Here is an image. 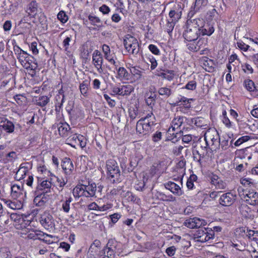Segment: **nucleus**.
Wrapping results in <instances>:
<instances>
[{
	"mask_svg": "<svg viewBox=\"0 0 258 258\" xmlns=\"http://www.w3.org/2000/svg\"><path fill=\"white\" fill-rule=\"evenodd\" d=\"M106 166L108 178L111 182H120V171L116 161L114 159H109L106 161Z\"/></svg>",
	"mask_w": 258,
	"mask_h": 258,
	"instance_id": "nucleus-1",
	"label": "nucleus"
},
{
	"mask_svg": "<svg viewBox=\"0 0 258 258\" xmlns=\"http://www.w3.org/2000/svg\"><path fill=\"white\" fill-rule=\"evenodd\" d=\"M186 120L185 117L181 116H177L172 120L171 126L168 130V135L173 136L171 140L174 138L179 139L181 137V133H183V132L180 128Z\"/></svg>",
	"mask_w": 258,
	"mask_h": 258,
	"instance_id": "nucleus-2",
	"label": "nucleus"
},
{
	"mask_svg": "<svg viewBox=\"0 0 258 258\" xmlns=\"http://www.w3.org/2000/svg\"><path fill=\"white\" fill-rule=\"evenodd\" d=\"M123 44L125 49L134 55L138 54L140 47L137 39L134 36L127 34L124 36Z\"/></svg>",
	"mask_w": 258,
	"mask_h": 258,
	"instance_id": "nucleus-3",
	"label": "nucleus"
},
{
	"mask_svg": "<svg viewBox=\"0 0 258 258\" xmlns=\"http://www.w3.org/2000/svg\"><path fill=\"white\" fill-rule=\"evenodd\" d=\"M204 140L206 144L212 146L220 143V137L218 131L215 128H210L206 131L204 135Z\"/></svg>",
	"mask_w": 258,
	"mask_h": 258,
	"instance_id": "nucleus-4",
	"label": "nucleus"
},
{
	"mask_svg": "<svg viewBox=\"0 0 258 258\" xmlns=\"http://www.w3.org/2000/svg\"><path fill=\"white\" fill-rule=\"evenodd\" d=\"M208 44V39L200 38L197 41L192 40L186 43L187 49L193 52H197L202 48H205Z\"/></svg>",
	"mask_w": 258,
	"mask_h": 258,
	"instance_id": "nucleus-5",
	"label": "nucleus"
},
{
	"mask_svg": "<svg viewBox=\"0 0 258 258\" xmlns=\"http://www.w3.org/2000/svg\"><path fill=\"white\" fill-rule=\"evenodd\" d=\"M196 13L195 11H192V7H191L187 15V17L189 19L187 20L186 23L189 27L200 29L205 21L202 18H193Z\"/></svg>",
	"mask_w": 258,
	"mask_h": 258,
	"instance_id": "nucleus-6",
	"label": "nucleus"
},
{
	"mask_svg": "<svg viewBox=\"0 0 258 258\" xmlns=\"http://www.w3.org/2000/svg\"><path fill=\"white\" fill-rule=\"evenodd\" d=\"M196 235L198 241L201 242L208 241L211 239H213L214 237L213 232L212 230H210V228L199 229L197 232Z\"/></svg>",
	"mask_w": 258,
	"mask_h": 258,
	"instance_id": "nucleus-7",
	"label": "nucleus"
},
{
	"mask_svg": "<svg viewBox=\"0 0 258 258\" xmlns=\"http://www.w3.org/2000/svg\"><path fill=\"white\" fill-rule=\"evenodd\" d=\"M183 36L187 41L197 40L200 36V29L189 27L187 24L186 29L184 31Z\"/></svg>",
	"mask_w": 258,
	"mask_h": 258,
	"instance_id": "nucleus-8",
	"label": "nucleus"
},
{
	"mask_svg": "<svg viewBox=\"0 0 258 258\" xmlns=\"http://www.w3.org/2000/svg\"><path fill=\"white\" fill-rule=\"evenodd\" d=\"M103 61L101 52L98 50H95L92 54V62L99 74L103 73L102 67Z\"/></svg>",
	"mask_w": 258,
	"mask_h": 258,
	"instance_id": "nucleus-9",
	"label": "nucleus"
},
{
	"mask_svg": "<svg viewBox=\"0 0 258 258\" xmlns=\"http://www.w3.org/2000/svg\"><path fill=\"white\" fill-rule=\"evenodd\" d=\"M236 195L231 192L223 194L220 198L219 203L223 206H230L235 201Z\"/></svg>",
	"mask_w": 258,
	"mask_h": 258,
	"instance_id": "nucleus-10",
	"label": "nucleus"
},
{
	"mask_svg": "<svg viewBox=\"0 0 258 258\" xmlns=\"http://www.w3.org/2000/svg\"><path fill=\"white\" fill-rule=\"evenodd\" d=\"M39 221L41 224L46 229L51 228L53 225L52 216L48 213H44L41 215Z\"/></svg>",
	"mask_w": 258,
	"mask_h": 258,
	"instance_id": "nucleus-11",
	"label": "nucleus"
},
{
	"mask_svg": "<svg viewBox=\"0 0 258 258\" xmlns=\"http://www.w3.org/2000/svg\"><path fill=\"white\" fill-rule=\"evenodd\" d=\"M133 91V88L130 85H123L119 87H114L112 88L113 93L119 95H127Z\"/></svg>",
	"mask_w": 258,
	"mask_h": 258,
	"instance_id": "nucleus-12",
	"label": "nucleus"
},
{
	"mask_svg": "<svg viewBox=\"0 0 258 258\" xmlns=\"http://www.w3.org/2000/svg\"><path fill=\"white\" fill-rule=\"evenodd\" d=\"M243 199L250 205H258V193L256 191H249L247 194L244 195Z\"/></svg>",
	"mask_w": 258,
	"mask_h": 258,
	"instance_id": "nucleus-13",
	"label": "nucleus"
},
{
	"mask_svg": "<svg viewBox=\"0 0 258 258\" xmlns=\"http://www.w3.org/2000/svg\"><path fill=\"white\" fill-rule=\"evenodd\" d=\"M164 186L176 196H180L183 194L180 186L173 182L168 181L164 184Z\"/></svg>",
	"mask_w": 258,
	"mask_h": 258,
	"instance_id": "nucleus-14",
	"label": "nucleus"
},
{
	"mask_svg": "<svg viewBox=\"0 0 258 258\" xmlns=\"http://www.w3.org/2000/svg\"><path fill=\"white\" fill-rule=\"evenodd\" d=\"M211 183L217 189H224L227 186L226 183L221 180L217 175L212 174L209 177Z\"/></svg>",
	"mask_w": 258,
	"mask_h": 258,
	"instance_id": "nucleus-15",
	"label": "nucleus"
},
{
	"mask_svg": "<svg viewBox=\"0 0 258 258\" xmlns=\"http://www.w3.org/2000/svg\"><path fill=\"white\" fill-rule=\"evenodd\" d=\"M63 170L67 175H70L74 170V167L72 161L69 158H64L61 165Z\"/></svg>",
	"mask_w": 258,
	"mask_h": 258,
	"instance_id": "nucleus-16",
	"label": "nucleus"
},
{
	"mask_svg": "<svg viewBox=\"0 0 258 258\" xmlns=\"http://www.w3.org/2000/svg\"><path fill=\"white\" fill-rule=\"evenodd\" d=\"M58 131L59 135L62 137H66L73 133L70 125L67 122H59L57 124Z\"/></svg>",
	"mask_w": 258,
	"mask_h": 258,
	"instance_id": "nucleus-17",
	"label": "nucleus"
},
{
	"mask_svg": "<svg viewBox=\"0 0 258 258\" xmlns=\"http://www.w3.org/2000/svg\"><path fill=\"white\" fill-rule=\"evenodd\" d=\"M14 51L21 64L23 66H25L24 61L26 58L28 57V54L21 49L18 46H15L14 47Z\"/></svg>",
	"mask_w": 258,
	"mask_h": 258,
	"instance_id": "nucleus-18",
	"label": "nucleus"
},
{
	"mask_svg": "<svg viewBox=\"0 0 258 258\" xmlns=\"http://www.w3.org/2000/svg\"><path fill=\"white\" fill-rule=\"evenodd\" d=\"M136 130L140 134L146 135L152 132L151 127H149L142 119H140L137 123Z\"/></svg>",
	"mask_w": 258,
	"mask_h": 258,
	"instance_id": "nucleus-19",
	"label": "nucleus"
},
{
	"mask_svg": "<svg viewBox=\"0 0 258 258\" xmlns=\"http://www.w3.org/2000/svg\"><path fill=\"white\" fill-rule=\"evenodd\" d=\"M200 223V218L194 217L185 220L184 225L189 228H197L201 227V224Z\"/></svg>",
	"mask_w": 258,
	"mask_h": 258,
	"instance_id": "nucleus-20",
	"label": "nucleus"
},
{
	"mask_svg": "<svg viewBox=\"0 0 258 258\" xmlns=\"http://www.w3.org/2000/svg\"><path fill=\"white\" fill-rule=\"evenodd\" d=\"M85 190L86 194V197H96L97 186L95 183L89 182L87 185H85Z\"/></svg>",
	"mask_w": 258,
	"mask_h": 258,
	"instance_id": "nucleus-21",
	"label": "nucleus"
},
{
	"mask_svg": "<svg viewBox=\"0 0 258 258\" xmlns=\"http://www.w3.org/2000/svg\"><path fill=\"white\" fill-rule=\"evenodd\" d=\"M201 27L202 28L200 29V35L210 36L215 31L212 24L209 23H206L205 22Z\"/></svg>",
	"mask_w": 258,
	"mask_h": 258,
	"instance_id": "nucleus-22",
	"label": "nucleus"
},
{
	"mask_svg": "<svg viewBox=\"0 0 258 258\" xmlns=\"http://www.w3.org/2000/svg\"><path fill=\"white\" fill-rule=\"evenodd\" d=\"M145 97L146 104L152 107L155 104L157 98L155 90L153 92L150 91V93H146Z\"/></svg>",
	"mask_w": 258,
	"mask_h": 258,
	"instance_id": "nucleus-23",
	"label": "nucleus"
},
{
	"mask_svg": "<svg viewBox=\"0 0 258 258\" xmlns=\"http://www.w3.org/2000/svg\"><path fill=\"white\" fill-rule=\"evenodd\" d=\"M85 184H78L73 190V194L75 198H80L81 197H86V194L85 190Z\"/></svg>",
	"mask_w": 258,
	"mask_h": 258,
	"instance_id": "nucleus-24",
	"label": "nucleus"
},
{
	"mask_svg": "<svg viewBox=\"0 0 258 258\" xmlns=\"http://www.w3.org/2000/svg\"><path fill=\"white\" fill-rule=\"evenodd\" d=\"M169 18L168 19L176 24L181 18V11L179 10H176V8L175 7L173 10L169 12Z\"/></svg>",
	"mask_w": 258,
	"mask_h": 258,
	"instance_id": "nucleus-25",
	"label": "nucleus"
},
{
	"mask_svg": "<svg viewBox=\"0 0 258 258\" xmlns=\"http://www.w3.org/2000/svg\"><path fill=\"white\" fill-rule=\"evenodd\" d=\"M131 74L133 75L136 80L142 79L144 70L137 67H133L130 69Z\"/></svg>",
	"mask_w": 258,
	"mask_h": 258,
	"instance_id": "nucleus-26",
	"label": "nucleus"
},
{
	"mask_svg": "<svg viewBox=\"0 0 258 258\" xmlns=\"http://www.w3.org/2000/svg\"><path fill=\"white\" fill-rule=\"evenodd\" d=\"M142 119L149 127H151V130L152 131L153 126L155 125L154 122L156 120L155 117L153 113L151 112L148 113L146 117L142 118Z\"/></svg>",
	"mask_w": 258,
	"mask_h": 258,
	"instance_id": "nucleus-27",
	"label": "nucleus"
},
{
	"mask_svg": "<svg viewBox=\"0 0 258 258\" xmlns=\"http://www.w3.org/2000/svg\"><path fill=\"white\" fill-rule=\"evenodd\" d=\"M229 245L234 247L236 250L239 251H244L246 248L245 243L239 240L231 241L229 243Z\"/></svg>",
	"mask_w": 258,
	"mask_h": 258,
	"instance_id": "nucleus-28",
	"label": "nucleus"
},
{
	"mask_svg": "<svg viewBox=\"0 0 258 258\" xmlns=\"http://www.w3.org/2000/svg\"><path fill=\"white\" fill-rule=\"evenodd\" d=\"M26 12L29 16L34 17L37 13V3L35 1L31 2L28 6Z\"/></svg>",
	"mask_w": 258,
	"mask_h": 258,
	"instance_id": "nucleus-29",
	"label": "nucleus"
},
{
	"mask_svg": "<svg viewBox=\"0 0 258 258\" xmlns=\"http://www.w3.org/2000/svg\"><path fill=\"white\" fill-rule=\"evenodd\" d=\"M88 19L90 23L92 25L96 26L97 28H100L103 27V23L99 17L90 15L88 16Z\"/></svg>",
	"mask_w": 258,
	"mask_h": 258,
	"instance_id": "nucleus-30",
	"label": "nucleus"
},
{
	"mask_svg": "<svg viewBox=\"0 0 258 258\" xmlns=\"http://www.w3.org/2000/svg\"><path fill=\"white\" fill-rule=\"evenodd\" d=\"M157 198L162 201L173 202L175 201V198L172 195L167 196L161 192H157L156 194Z\"/></svg>",
	"mask_w": 258,
	"mask_h": 258,
	"instance_id": "nucleus-31",
	"label": "nucleus"
},
{
	"mask_svg": "<svg viewBox=\"0 0 258 258\" xmlns=\"http://www.w3.org/2000/svg\"><path fill=\"white\" fill-rule=\"evenodd\" d=\"M3 122L2 128L4 130L9 133H12L14 132L15 126L12 121L6 119Z\"/></svg>",
	"mask_w": 258,
	"mask_h": 258,
	"instance_id": "nucleus-32",
	"label": "nucleus"
},
{
	"mask_svg": "<svg viewBox=\"0 0 258 258\" xmlns=\"http://www.w3.org/2000/svg\"><path fill=\"white\" fill-rule=\"evenodd\" d=\"M158 94L164 98H168L172 94L171 89L166 87L159 88L157 91Z\"/></svg>",
	"mask_w": 258,
	"mask_h": 258,
	"instance_id": "nucleus-33",
	"label": "nucleus"
},
{
	"mask_svg": "<svg viewBox=\"0 0 258 258\" xmlns=\"http://www.w3.org/2000/svg\"><path fill=\"white\" fill-rule=\"evenodd\" d=\"M27 171V167L21 166L16 173L15 178L18 180L23 179Z\"/></svg>",
	"mask_w": 258,
	"mask_h": 258,
	"instance_id": "nucleus-34",
	"label": "nucleus"
},
{
	"mask_svg": "<svg viewBox=\"0 0 258 258\" xmlns=\"http://www.w3.org/2000/svg\"><path fill=\"white\" fill-rule=\"evenodd\" d=\"M123 197H126V200L128 202H132L136 204H139L140 202V199L139 198L129 191L124 193V196H123Z\"/></svg>",
	"mask_w": 258,
	"mask_h": 258,
	"instance_id": "nucleus-35",
	"label": "nucleus"
},
{
	"mask_svg": "<svg viewBox=\"0 0 258 258\" xmlns=\"http://www.w3.org/2000/svg\"><path fill=\"white\" fill-rule=\"evenodd\" d=\"M191 122L199 127H202L206 125L205 120L201 117H197L191 119Z\"/></svg>",
	"mask_w": 258,
	"mask_h": 258,
	"instance_id": "nucleus-36",
	"label": "nucleus"
},
{
	"mask_svg": "<svg viewBox=\"0 0 258 258\" xmlns=\"http://www.w3.org/2000/svg\"><path fill=\"white\" fill-rule=\"evenodd\" d=\"M207 4V0H196L195 6L192 7V11L198 12L202 7L206 6Z\"/></svg>",
	"mask_w": 258,
	"mask_h": 258,
	"instance_id": "nucleus-37",
	"label": "nucleus"
},
{
	"mask_svg": "<svg viewBox=\"0 0 258 258\" xmlns=\"http://www.w3.org/2000/svg\"><path fill=\"white\" fill-rule=\"evenodd\" d=\"M110 242L107 243V246L103 250V254L107 258H112L114 254V251L112 247L108 246Z\"/></svg>",
	"mask_w": 258,
	"mask_h": 258,
	"instance_id": "nucleus-38",
	"label": "nucleus"
},
{
	"mask_svg": "<svg viewBox=\"0 0 258 258\" xmlns=\"http://www.w3.org/2000/svg\"><path fill=\"white\" fill-rule=\"evenodd\" d=\"M36 101L37 105L43 107L49 102V98L46 96H42L39 97Z\"/></svg>",
	"mask_w": 258,
	"mask_h": 258,
	"instance_id": "nucleus-39",
	"label": "nucleus"
},
{
	"mask_svg": "<svg viewBox=\"0 0 258 258\" xmlns=\"http://www.w3.org/2000/svg\"><path fill=\"white\" fill-rule=\"evenodd\" d=\"M12 195L15 198L18 197L20 194H22V189L20 185H13L11 187Z\"/></svg>",
	"mask_w": 258,
	"mask_h": 258,
	"instance_id": "nucleus-40",
	"label": "nucleus"
},
{
	"mask_svg": "<svg viewBox=\"0 0 258 258\" xmlns=\"http://www.w3.org/2000/svg\"><path fill=\"white\" fill-rule=\"evenodd\" d=\"M5 203L9 206L11 209L13 210L20 209L22 207L20 202L16 201L12 202L10 200H6Z\"/></svg>",
	"mask_w": 258,
	"mask_h": 258,
	"instance_id": "nucleus-41",
	"label": "nucleus"
},
{
	"mask_svg": "<svg viewBox=\"0 0 258 258\" xmlns=\"http://www.w3.org/2000/svg\"><path fill=\"white\" fill-rule=\"evenodd\" d=\"M159 76L164 79L171 81L174 78V71L172 70H167L166 73H161Z\"/></svg>",
	"mask_w": 258,
	"mask_h": 258,
	"instance_id": "nucleus-42",
	"label": "nucleus"
},
{
	"mask_svg": "<svg viewBox=\"0 0 258 258\" xmlns=\"http://www.w3.org/2000/svg\"><path fill=\"white\" fill-rule=\"evenodd\" d=\"M246 89L250 92H254L255 90V86L254 82L251 80H246L244 81Z\"/></svg>",
	"mask_w": 258,
	"mask_h": 258,
	"instance_id": "nucleus-43",
	"label": "nucleus"
},
{
	"mask_svg": "<svg viewBox=\"0 0 258 258\" xmlns=\"http://www.w3.org/2000/svg\"><path fill=\"white\" fill-rule=\"evenodd\" d=\"M72 197H69L62 203V208L65 213H69L70 209V204L72 202Z\"/></svg>",
	"mask_w": 258,
	"mask_h": 258,
	"instance_id": "nucleus-44",
	"label": "nucleus"
},
{
	"mask_svg": "<svg viewBox=\"0 0 258 258\" xmlns=\"http://www.w3.org/2000/svg\"><path fill=\"white\" fill-rule=\"evenodd\" d=\"M52 179L51 178V180ZM52 185V183L51 180L49 181L48 180H45L41 183V186L43 189L45 190V192L46 193L50 191V189Z\"/></svg>",
	"mask_w": 258,
	"mask_h": 258,
	"instance_id": "nucleus-45",
	"label": "nucleus"
},
{
	"mask_svg": "<svg viewBox=\"0 0 258 258\" xmlns=\"http://www.w3.org/2000/svg\"><path fill=\"white\" fill-rule=\"evenodd\" d=\"M117 75L120 79H127L128 73L123 67H119L117 70Z\"/></svg>",
	"mask_w": 258,
	"mask_h": 258,
	"instance_id": "nucleus-46",
	"label": "nucleus"
},
{
	"mask_svg": "<svg viewBox=\"0 0 258 258\" xmlns=\"http://www.w3.org/2000/svg\"><path fill=\"white\" fill-rule=\"evenodd\" d=\"M175 25V23L167 19L166 20V24L164 26V29L166 30L168 34H170L172 32Z\"/></svg>",
	"mask_w": 258,
	"mask_h": 258,
	"instance_id": "nucleus-47",
	"label": "nucleus"
},
{
	"mask_svg": "<svg viewBox=\"0 0 258 258\" xmlns=\"http://www.w3.org/2000/svg\"><path fill=\"white\" fill-rule=\"evenodd\" d=\"M247 236L254 241L258 240V231L247 229Z\"/></svg>",
	"mask_w": 258,
	"mask_h": 258,
	"instance_id": "nucleus-48",
	"label": "nucleus"
},
{
	"mask_svg": "<svg viewBox=\"0 0 258 258\" xmlns=\"http://www.w3.org/2000/svg\"><path fill=\"white\" fill-rule=\"evenodd\" d=\"M129 116L131 120L135 119L138 115L137 107H131L128 110Z\"/></svg>",
	"mask_w": 258,
	"mask_h": 258,
	"instance_id": "nucleus-49",
	"label": "nucleus"
},
{
	"mask_svg": "<svg viewBox=\"0 0 258 258\" xmlns=\"http://www.w3.org/2000/svg\"><path fill=\"white\" fill-rule=\"evenodd\" d=\"M104 57L105 59H106L111 64H113L115 69L117 68L118 65L117 64L116 62L114 59V55L113 54H111L110 52L104 54Z\"/></svg>",
	"mask_w": 258,
	"mask_h": 258,
	"instance_id": "nucleus-50",
	"label": "nucleus"
},
{
	"mask_svg": "<svg viewBox=\"0 0 258 258\" xmlns=\"http://www.w3.org/2000/svg\"><path fill=\"white\" fill-rule=\"evenodd\" d=\"M124 191L122 190L121 186H118L116 188H114L110 191V195L112 196L120 195L121 196L123 197V196H124Z\"/></svg>",
	"mask_w": 258,
	"mask_h": 258,
	"instance_id": "nucleus-51",
	"label": "nucleus"
},
{
	"mask_svg": "<svg viewBox=\"0 0 258 258\" xmlns=\"http://www.w3.org/2000/svg\"><path fill=\"white\" fill-rule=\"evenodd\" d=\"M58 19L62 23H65L68 20V17L64 11H61L57 14Z\"/></svg>",
	"mask_w": 258,
	"mask_h": 258,
	"instance_id": "nucleus-52",
	"label": "nucleus"
},
{
	"mask_svg": "<svg viewBox=\"0 0 258 258\" xmlns=\"http://www.w3.org/2000/svg\"><path fill=\"white\" fill-rule=\"evenodd\" d=\"M72 39V36L70 35L66 37L62 42V45L65 51H68L70 45V42Z\"/></svg>",
	"mask_w": 258,
	"mask_h": 258,
	"instance_id": "nucleus-53",
	"label": "nucleus"
},
{
	"mask_svg": "<svg viewBox=\"0 0 258 258\" xmlns=\"http://www.w3.org/2000/svg\"><path fill=\"white\" fill-rule=\"evenodd\" d=\"M191 100H192V99H188L184 96H181L179 99V102L178 103L183 102L184 103L183 105L185 106V108H189L191 107L190 101Z\"/></svg>",
	"mask_w": 258,
	"mask_h": 258,
	"instance_id": "nucleus-54",
	"label": "nucleus"
},
{
	"mask_svg": "<svg viewBox=\"0 0 258 258\" xmlns=\"http://www.w3.org/2000/svg\"><path fill=\"white\" fill-rule=\"evenodd\" d=\"M0 258H11L10 252L6 248L0 249Z\"/></svg>",
	"mask_w": 258,
	"mask_h": 258,
	"instance_id": "nucleus-55",
	"label": "nucleus"
},
{
	"mask_svg": "<svg viewBox=\"0 0 258 258\" xmlns=\"http://www.w3.org/2000/svg\"><path fill=\"white\" fill-rule=\"evenodd\" d=\"M14 98L19 105H22L26 100V97L21 94H17Z\"/></svg>",
	"mask_w": 258,
	"mask_h": 258,
	"instance_id": "nucleus-56",
	"label": "nucleus"
},
{
	"mask_svg": "<svg viewBox=\"0 0 258 258\" xmlns=\"http://www.w3.org/2000/svg\"><path fill=\"white\" fill-rule=\"evenodd\" d=\"M150 51L155 55H159L160 54V51L159 48L154 44H150L148 46Z\"/></svg>",
	"mask_w": 258,
	"mask_h": 258,
	"instance_id": "nucleus-57",
	"label": "nucleus"
},
{
	"mask_svg": "<svg viewBox=\"0 0 258 258\" xmlns=\"http://www.w3.org/2000/svg\"><path fill=\"white\" fill-rule=\"evenodd\" d=\"M228 141V138H224L221 141H220V143H218V144L220 145L221 147L223 150H226L229 147Z\"/></svg>",
	"mask_w": 258,
	"mask_h": 258,
	"instance_id": "nucleus-58",
	"label": "nucleus"
},
{
	"mask_svg": "<svg viewBox=\"0 0 258 258\" xmlns=\"http://www.w3.org/2000/svg\"><path fill=\"white\" fill-rule=\"evenodd\" d=\"M237 44L238 48L244 51H246L249 48V46L247 44H246L242 41H238L237 42Z\"/></svg>",
	"mask_w": 258,
	"mask_h": 258,
	"instance_id": "nucleus-59",
	"label": "nucleus"
},
{
	"mask_svg": "<svg viewBox=\"0 0 258 258\" xmlns=\"http://www.w3.org/2000/svg\"><path fill=\"white\" fill-rule=\"evenodd\" d=\"M197 83L195 81H191L189 82L185 86L186 89L194 90L196 88Z\"/></svg>",
	"mask_w": 258,
	"mask_h": 258,
	"instance_id": "nucleus-60",
	"label": "nucleus"
},
{
	"mask_svg": "<svg viewBox=\"0 0 258 258\" xmlns=\"http://www.w3.org/2000/svg\"><path fill=\"white\" fill-rule=\"evenodd\" d=\"M149 61L151 63V70H154L157 66V62L156 59L153 56H151V57H149Z\"/></svg>",
	"mask_w": 258,
	"mask_h": 258,
	"instance_id": "nucleus-61",
	"label": "nucleus"
},
{
	"mask_svg": "<svg viewBox=\"0 0 258 258\" xmlns=\"http://www.w3.org/2000/svg\"><path fill=\"white\" fill-rule=\"evenodd\" d=\"M104 97L107 102L108 105L111 107H114L115 105V102L114 100L111 99L107 94H104Z\"/></svg>",
	"mask_w": 258,
	"mask_h": 258,
	"instance_id": "nucleus-62",
	"label": "nucleus"
},
{
	"mask_svg": "<svg viewBox=\"0 0 258 258\" xmlns=\"http://www.w3.org/2000/svg\"><path fill=\"white\" fill-rule=\"evenodd\" d=\"M99 10L104 15L108 14L110 11V8L106 5L101 6Z\"/></svg>",
	"mask_w": 258,
	"mask_h": 258,
	"instance_id": "nucleus-63",
	"label": "nucleus"
},
{
	"mask_svg": "<svg viewBox=\"0 0 258 258\" xmlns=\"http://www.w3.org/2000/svg\"><path fill=\"white\" fill-rule=\"evenodd\" d=\"M175 247L174 246H172L168 247L166 249V252L168 256H172L175 254Z\"/></svg>",
	"mask_w": 258,
	"mask_h": 258,
	"instance_id": "nucleus-64",
	"label": "nucleus"
}]
</instances>
